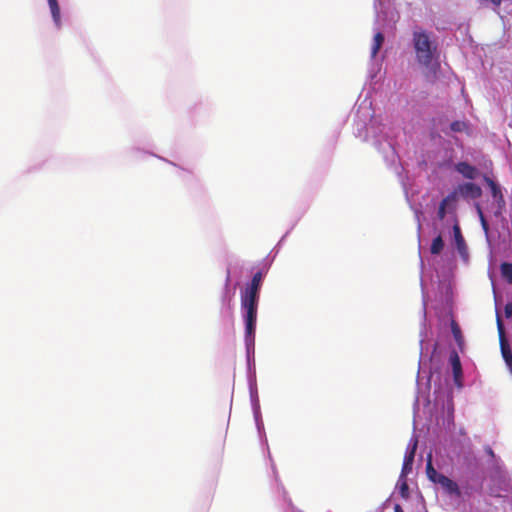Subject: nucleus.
I'll return each instance as SVG.
<instances>
[{
  "label": "nucleus",
  "mask_w": 512,
  "mask_h": 512,
  "mask_svg": "<svg viewBox=\"0 0 512 512\" xmlns=\"http://www.w3.org/2000/svg\"><path fill=\"white\" fill-rule=\"evenodd\" d=\"M488 454H490L491 456H494L493 450L491 448H488Z\"/></svg>",
  "instance_id": "27"
},
{
  "label": "nucleus",
  "mask_w": 512,
  "mask_h": 512,
  "mask_svg": "<svg viewBox=\"0 0 512 512\" xmlns=\"http://www.w3.org/2000/svg\"><path fill=\"white\" fill-rule=\"evenodd\" d=\"M394 512H404V510L402 509V507L399 504H395Z\"/></svg>",
  "instance_id": "26"
},
{
  "label": "nucleus",
  "mask_w": 512,
  "mask_h": 512,
  "mask_svg": "<svg viewBox=\"0 0 512 512\" xmlns=\"http://www.w3.org/2000/svg\"><path fill=\"white\" fill-rule=\"evenodd\" d=\"M478 213H479V218H480L482 229L485 232V234L488 235L489 225H488L487 220L484 217L482 210L479 207H478Z\"/></svg>",
  "instance_id": "24"
},
{
  "label": "nucleus",
  "mask_w": 512,
  "mask_h": 512,
  "mask_svg": "<svg viewBox=\"0 0 512 512\" xmlns=\"http://www.w3.org/2000/svg\"><path fill=\"white\" fill-rule=\"evenodd\" d=\"M450 363L452 366L454 380L457 383L462 376V366L460 362V358L457 352L453 351L450 355Z\"/></svg>",
  "instance_id": "9"
},
{
  "label": "nucleus",
  "mask_w": 512,
  "mask_h": 512,
  "mask_svg": "<svg viewBox=\"0 0 512 512\" xmlns=\"http://www.w3.org/2000/svg\"><path fill=\"white\" fill-rule=\"evenodd\" d=\"M417 440L415 439L411 445L410 451L405 454L403 466L401 470V478L406 477L412 470V465L415 457V452L417 449Z\"/></svg>",
  "instance_id": "5"
},
{
  "label": "nucleus",
  "mask_w": 512,
  "mask_h": 512,
  "mask_svg": "<svg viewBox=\"0 0 512 512\" xmlns=\"http://www.w3.org/2000/svg\"><path fill=\"white\" fill-rule=\"evenodd\" d=\"M500 348H501L502 357H503L506 365L508 366V365L512 364V351L510 349L508 342L501 343Z\"/></svg>",
  "instance_id": "18"
},
{
  "label": "nucleus",
  "mask_w": 512,
  "mask_h": 512,
  "mask_svg": "<svg viewBox=\"0 0 512 512\" xmlns=\"http://www.w3.org/2000/svg\"><path fill=\"white\" fill-rule=\"evenodd\" d=\"M229 283H230V272L228 271L226 281H225V292H224L222 300H223V303L227 306V309L229 311H231V302H232L233 294L230 293Z\"/></svg>",
  "instance_id": "13"
},
{
  "label": "nucleus",
  "mask_w": 512,
  "mask_h": 512,
  "mask_svg": "<svg viewBox=\"0 0 512 512\" xmlns=\"http://www.w3.org/2000/svg\"><path fill=\"white\" fill-rule=\"evenodd\" d=\"M467 128H468V126L464 121L457 120V121L452 122L450 125V129L453 132H463V131L467 130Z\"/></svg>",
  "instance_id": "22"
},
{
  "label": "nucleus",
  "mask_w": 512,
  "mask_h": 512,
  "mask_svg": "<svg viewBox=\"0 0 512 512\" xmlns=\"http://www.w3.org/2000/svg\"><path fill=\"white\" fill-rule=\"evenodd\" d=\"M458 189L463 196H470L474 199L482 195L481 188L472 182L464 183L460 185Z\"/></svg>",
  "instance_id": "8"
},
{
  "label": "nucleus",
  "mask_w": 512,
  "mask_h": 512,
  "mask_svg": "<svg viewBox=\"0 0 512 512\" xmlns=\"http://www.w3.org/2000/svg\"><path fill=\"white\" fill-rule=\"evenodd\" d=\"M444 248V241L442 239V236L441 235H438L437 237H435L431 243V246H430V252L431 254L433 255H438L441 253V251L443 250Z\"/></svg>",
  "instance_id": "14"
},
{
  "label": "nucleus",
  "mask_w": 512,
  "mask_h": 512,
  "mask_svg": "<svg viewBox=\"0 0 512 512\" xmlns=\"http://www.w3.org/2000/svg\"><path fill=\"white\" fill-rule=\"evenodd\" d=\"M245 321V343L246 346H253L255 342V328L257 321V302L241 301Z\"/></svg>",
  "instance_id": "2"
},
{
  "label": "nucleus",
  "mask_w": 512,
  "mask_h": 512,
  "mask_svg": "<svg viewBox=\"0 0 512 512\" xmlns=\"http://www.w3.org/2000/svg\"><path fill=\"white\" fill-rule=\"evenodd\" d=\"M502 277L512 284V263L504 262L500 266Z\"/></svg>",
  "instance_id": "16"
},
{
  "label": "nucleus",
  "mask_w": 512,
  "mask_h": 512,
  "mask_svg": "<svg viewBox=\"0 0 512 512\" xmlns=\"http://www.w3.org/2000/svg\"><path fill=\"white\" fill-rule=\"evenodd\" d=\"M508 368H509L510 373L512 374V363L510 365H508Z\"/></svg>",
  "instance_id": "28"
},
{
  "label": "nucleus",
  "mask_w": 512,
  "mask_h": 512,
  "mask_svg": "<svg viewBox=\"0 0 512 512\" xmlns=\"http://www.w3.org/2000/svg\"><path fill=\"white\" fill-rule=\"evenodd\" d=\"M451 330H452V334H453L455 340L458 343H460L462 341V333H461L460 327L458 326V324L455 321H452Z\"/></svg>",
  "instance_id": "23"
},
{
  "label": "nucleus",
  "mask_w": 512,
  "mask_h": 512,
  "mask_svg": "<svg viewBox=\"0 0 512 512\" xmlns=\"http://www.w3.org/2000/svg\"><path fill=\"white\" fill-rule=\"evenodd\" d=\"M263 274L261 271L253 275L251 283L246 287L241 296V301L257 302L259 301V292L262 285Z\"/></svg>",
  "instance_id": "3"
},
{
  "label": "nucleus",
  "mask_w": 512,
  "mask_h": 512,
  "mask_svg": "<svg viewBox=\"0 0 512 512\" xmlns=\"http://www.w3.org/2000/svg\"><path fill=\"white\" fill-rule=\"evenodd\" d=\"M397 486H398L399 494L401 495V497L403 499H408L410 496V493H409V486H408L406 477L401 478V476H400Z\"/></svg>",
  "instance_id": "15"
},
{
  "label": "nucleus",
  "mask_w": 512,
  "mask_h": 512,
  "mask_svg": "<svg viewBox=\"0 0 512 512\" xmlns=\"http://www.w3.org/2000/svg\"><path fill=\"white\" fill-rule=\"evenodd\" d=\"M504 314H505L506 318L512 317V302L506 303V305L504 307Z\"/></svg>",
  "instance_id": "25"
},
{
  "label": "nucleus",
  "mask_w": 512,
  "mask_h": 512,
  "mask_svg": "<svg viewBox=\"0 0 512 512\" xmlns=\"http://www.w3.org/2000/svg\"><path fill=\"white\" fill-rule=\"evenodd\" d=\"M53 21L59 27L61 24L60 7L57 0H48Z\"/></svg>",
  "instance_id": "11"
},
{
  "label": "nucleus",
  "mask_w": 512,
  "mask_h": 512,
  "mask_svg": "<svg viewBox=\"0 0 512 512\" xmlns=\"http://www.w3.org/2000/svg\"><path fill=\"white\" fill-rule=\"evenodd\" d=\"M438 484L450 495L460 496L461 492L458 484L447 476H439Z\"/></svg>",
  "instance_id": "6"
},
{
  "label": "nucleus",
  "mask_w": 512,
  "mask_h": 512,
  "mask_svg": "<svg viewBox=\"0 0 512 512\" xmlns=\"http://www.w3.org/2000/svg\"><path fill=\"white\" fill-rule=\"evenodd\" d=\"M426 472H427V476L428 478L434 482V483H438V477L439 476H444L443 474H440L436 471V469L433 467L432 465V462L431 460H429L427 462V465H426Z\"/></svg>",
  "instance_id": "19"
},
{
  "label": "nucleus",
  "mask_w": 512,
  "mask_h": 512,
  "mask_svg": "<svg viewBox=\"0 0 512 512\" xmlns=\"http://www.w3.org/2000/svg\"><path fill=\"white\" fill-rule=\"evenodd\" d=\"M452 230H453L454 242H455L458 252L461 255L466 254V252H467L466 242L462 235L461 228H460V225H459V222H458V219L456 216H454V218H453Z\"/></svg>",
  "instance_id": "4"
},
{
  "label": "nucleus",
  "mask_w": 512,
  "mask_h": 512,
  "mask_svg": "<svg viewBox=\"0 0 512 512\" xmlns=\"http://www.w3.org/2000/svg\"><path fill=\"white\" fill-rule=\"evenodd\" d=\"M497 330H498V335H499V342L500 344L501 343H507V339H506V336H505V329H504V324H503V321L500 317L499 314H497Z\"/></svg>",
  "instance_id": "20"
},
{
  "label": "nucleus",
  "mask_w": 512,
  "mask_h": 512,
  "mask_svg": "<svg viewBox=\"0 0 512 512\" xmlns=\"http://www.w3.org/2000/svg\"><path fill=\"white\" fill-rule=\"evenodd\" d=\"M497 330H498V335H499V342L500 344L501 343H507V339H506V336H505V329H504V324H503V321L500 317L499 314H497Z\"/></svg>",
  "instance_id": "21"
},
{
  "label": "nucleus",
  "mask_w": 512,
  "mask_h": 512,
  "mask_svg": "<svg viewBox=\"0 0 512 512\" xmlns=\"http://www.w3.org/2000/svg\"><path fill=\"white\" fill-rule=\"evenodd\" d=\"M384 43V35L381 32H377L373 38V44L371 47V57L375 58L379 50Z\"/></svg>",
  "instance_id": "12"
},
{
  "label": "nucleus",
  "mask_w": 512,
  "mask_h": 512,
  "mask_svg": "<svg viewBox=\"0 0 512 512\" xmlns=\"http://www.w3.org/2000/svg\"><path fill=\"white\" fill-rule=\"evenodd\" d=\"M413 47L417 62L425 67H429L437 51V44L431 40L430 35L424 30H415L413 32Z\"/></svg>",
  "instance_id": "1"
},
{
  "label": "nucleus",
  "mask_w": 512,
  "mask_h": 512,
  "mask_svg": "<svg viewBox=\"0 0 512 512\" xmlns=\"http://www.w3.org/2000/svg\"><path fill=\"white\" fill-rule=\"evenodd\" d=\"M456 200V192H452L449 195H447L439 204L438 211H437V217L439 220H444L446 216V207L450 202H453Z\"/></svg>",
  "instance_id": "10"
},
{
  "label": "nucleus",
  "mask_w": 512,
  "mask_h": 512,
  "mask_svg": "<svg viewBox=\"0 0 512 512\" xmlns=\"http://www.w3.org/2000/svg\"><path fill=\"white\" fill-rule=\"evenodd\" d=\"M484 181L491 189V193L494 198H502L501 189L491 178L484 176Z\"/></svg>",
  "instance_id": "17"
},
{
  "label": "nucleus",
  "mask_w": 512,
  "mask_h": 512,
  "mask_svg": "<svg viewBox=\"0 0 512 512\" xmlns=\"http://www.w3.org/2000/svg\"><path fill=\"white\" fill-rule=\"evenodd\" d=\"M455 170L460 173L464 178L473 180L476 178L478 171L476 167L468 162L462 161L455 165Z\"/></svg>",
  "instance_id": "7"
}]
</instances>
